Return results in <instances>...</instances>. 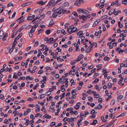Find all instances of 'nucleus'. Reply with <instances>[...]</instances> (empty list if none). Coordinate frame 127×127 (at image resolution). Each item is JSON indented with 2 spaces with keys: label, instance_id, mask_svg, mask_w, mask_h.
<instances>
[{
  "label": "nucleus",
  "instance_id": "obj_45",
  "mask_svg": "<svg viewBox=\"0 0 127 127\" xmlns=\"http://www.w3.org/2000/svg\"><path fill=\"white\" fill-rule=\"evenodd\" d=\"M46 2H45L43 3V1H40L39 2H38V3L39 4H41L42 5H43L44 4H45L46 3Z\"/></svg>",
  "mask_w": 127,
  "mask_h": 127
},
{
  "label": "nucleus",
  "instance_id": "obj_48",
  "mask_svg": "<svg viewBox=\"0 0 127 127\" xmlns=\"http://www.w3.org/2000/svg\"><path fill=\"white\" fill-rule=\"evenodd\" d=\"M97 24H98V22L95 21L92 27H94Z\"/></svg>",
  "mask_w": 127,
  "mask_h": 127
},
{
  "label": "nucleus",
  "instance_id": "obj_38",
  "mask_svg": "<svg viewBox=\"0 0 127 127\" xmlns=\"http://www.w3.org/2000/svg\"><path fill=\"white\" fill-rule=\"evenodd\" d=\"M38 42L37 41L34 44V46L35 47H36L38 44Z\"/></svg>",
  "mask_w": 127,
  "mask_h": 127
},
{
  "label": "nucleus",
  "instance_id": "obj_11",
  "mask_svg": "<svg viewBox=\"0 0 127 127\" xmlns=\"http://www.w3.org/2000/svg\"><path fill=\"white\" fill-rule=\"evenodd\" d=\"M43 117H45L46 119H50L51 118V116L49 115H48L47 114H45L43 116Z\"/></svg>",
  "mask_w": 127,
  "mask_h": 127
},
{
  "label": "nucleus",
  "instance_id": "obj_3",
  "mask_svg": "<svg viewBox=\"0 0 127 127\" xmlns=\"http://www.w3.org/2000/svg\"><path fill=\"white\" fill-rule=\"evenodd\" d=\"M54 24H55L54 21L53 19L51 20L49 23V25H48V27H50L52 26Z\"/></svg>",
  "mask_w": 127,
  "mask_h": 127
},
{
  "label": "nucleus",
  "instance_id": "obj_17",
  "mask_svg": "<svg viewBox=\"0 0 127 127\" xmlns=\"http://www.w3.org/2000/svg\"><path fill=\"white\" fill-rule=\"evenodd\" d=\"M26 26V25H23L22 26H21L19 28V32H20L22 30H23L25 26Z\"/></svg>",
  "mask_w": 127,
  "mask_h": 127
},
{
  "label": "nucleus",
  "instance_id": "obj_60",
  "mask_svg": "<svg viewBox=\"0 0 127 127\" xmlns=\"http://www.w3.org/2000/svg\"><path fill=\"white\" fill-rule=\"evenodd\" d=\"M22 75V73L20 71L18 72L17 73V75L19 76H20L21 75Z\"/></svg>",
  "mask_w": 127,
  "mask_h": 127
},
{
  "label": "nucleus",
  "instance_id": "obj_8",
  "mask_svg": "<svg viewBox=\"0 0 127 127\" xmlns=\"http://www.w3.org/2000/svg\"><path fill=\"white\" fill-rule=\"evenodd\" d=\"M22 57H17L15 58L14 59V60L16 61H17L18 60L20 61L22 59Z\"/></svg>",
  "mask_w": 127,
  "mask_h": 127
},
{
  "label": "nucleus",
  "instance_id": "obj_22",
  "mask_svg": "<svg viewBox=\"0 0 127 127\" xmlns=\"http://www.w3.org/2000/svg\"><path fill=\"white\" fill-rule=\"evenodd\" d=\"M36 28H35L34 27H32L30 31V32H33L35 31Z\"/></svg>",
  "mask_w": 127,
  "mask_h": 127
},
{
  "label": "nucleus",
  "instance_id": "obj_20",
  "mask_svg": "<svg viewBox=\"0 0 127 127\" xmlns=\"http://www.w3.org/2000/svg\"><path fill=\"white\" fill-rule=\"evenodd\" d=\"M123 97V96L122 95H120L118 96L117 99V100L118 101H119Z\"/></svg>",
  "mask_w": 127,
  "mask_h": 127
},
{
  "label": "nucleus",
  "instance_id": "obj_37",
  "mask_svg": "<svg viewBox=\"0 0 127 127\" xmlns=\"http://www.w3.org/2000/svg\"><path fill=\"white\" fill-rule=\"evenodd\" d=\"M82 9H81V8H78V9L77 10V11L79 13H81L82 12Z\"/></svg>",
  "mask_w": 127,
  "mask_h": 127
},
{
  "label": "nucleus",
  "instance_id": "obj_61",
  "mask_svg": "<svg viewBox=\"0 0 127 127\" xmlns=\"http://www.w3.org/2000/svg\"><path fill=\"white\" fill-rule=\"evenodd\" d=\"M27 100H30L31 101H33V99L32 98L29 97L28 98V99Z\"/></svg>",
  "mask_w": 127,
  "mask_h": 127
},
{
  "label": "nucleus",
  "instance_id": "obj_26",
  "mask_svg": "<svg viewBox=\"0 0 127 127\" xmlns=\"http://www.w3.org/2000/svg\"><path fill=\"white\" fill-rule=\"evenodd\" d=\"M13 77V78H15L16 79H17L18 78V77L17 75V74L16 73H14V75Z\"/></svg>",
  "mask_w": 127,
  "mask_h": 127
},
{
  "label": "nucleus",
  "instance_id": "obj_50",
  "mask_svg": "<svg viewBox=\"0 0 127 127\" xmlns=\"http://www.w3.org/2000/svg\"><path fill=\"white\" fill-rule=\"evenodd\" d=\"M25 78L24 76H23L22 77H21L18 79V80H20L21 79L23 80L25 79Z\"/></svg>",
  "mask_w": 127,
  "mask_h": 127
},
{
  "label": "nucleus",
  "instance_id": "obj_9",
  "mask_svg": "<svg viewBox=\"0 0 127 127\" xmlns=\"http://www.w3.org/2000/svg\"><path fill=\"white\" fill-rule=\"evenodd\" d=\"M80 4L81 2H80L79 0L75 1L74 2V4L75 6H77L80 5Z\"/></svg>",
  "mask_w": 127,
  "mask_h": 127
},
{
  "label": "nucleus",
  "instance_id": "obj_62",
  "mask_svg": "<svg viewBox=\"0 0 127 127\" xmlns=\"http://www.w3.org/2000/svg\"><path fill=\"white\" fill-rule=\"evenodd\" d=\"M10 100L8 99H6L5 100V102H6L9 103L10 102Z\"/></svg>",
  "mask_w": 127,
  "mask_h": 127
},
{
  "label": "nucleus",
  "instance_id": "obj_42",
  "mask_svg": "<svg viewBox=\"0 0 127 127\" xmlns=\"http://www.w3.org/2000/svg\"><path fill=\"white\" fill-rule=\"evenodd\" d=\"M40 50H38V51L39 52V53H38L37 55V57H39V56L42 54V53L40 51Z\"/></svg>",
  "mask_w": 127,
  "mask_h": 127
},
{
  "label": "nucleus",
  "instance_id": "obj_21",
  "mask_svg": "<svg viewBox=\"0 0 127 127\" xmlns=\"http://www.w3.org/2000/svg\"><path fill=\"white\" fill-rule=\"evenodd\" d=\"M55 0H51L49 2L48 5L49 6L51 5L53 2L55 1Z\"/></svg>",
  "mask_w": 127,
  "mask_h": 127
},
{
  "label": "nucleus",
  "instance_id": "obj_54",
  "mask_svg": "<svg viewBox=\"0 0 127 127\" xmlns=\"http://www.w3.org/2000/svg\"><path fill=\"white\" fill-rule=\"evenodd\" d=\"M39 61L37 60L34 63V64H35L36 65H37L38 64H39Z\"/></svg>",
  "mask_w": 127,
  "mask_h": 127
},
{
  "label": "nucleus",
  "instance_id": "obj_25",
  "mask_svg": "<svg viewBox=\"0 0 127 127\" xmlns=\"http://www.w3.org/2000/svg\"><path fill=\"white\" fill-rule=\"evenodd\" d=\"M45 94H42L40 95V99H42L45 97Z\"/></svg>",
  "mask_w": 127,
  "mask_h": 127
},
{
  "label": "nucleus",
  "instance_id": "obj_53",
  "mask_svg": "<svg viewBox=\"0 0 127 127\" xmlns=\"http://www.w3.org/2000/svg\"><path fill=\"white\" fill-rule=\"evenodd\" d=\"M95 88L97 89V90H98V91H100V89H99V90H98V89H99V87H98V85H96L95 86Z\"/></svg>",
  "mask_w": 127,
  "mask_h": 127
},
{
  "label": "nucleus",
  "instance_id": "obj_29",
  "mask_svg": "<svg viewBox=\"0 0 127 127\" xmlns=\"http://www.w3.org/2000/svg\"><path fill=\"white\" fill-rule=\"evenodd\" d=\"M102 107V105L100 104H99L97 106V109H101Z\"/></svg>",
  "mask_w": 127,
  "mask_h": 127
},
{
  "label": "nucleus",
  "instance_id": "obj_64",
  "mask_svg": "<svg viewBox=\"0 0 127 127\" xmlns=\"http://www.w3.org/2000/svg\"><path fill=\"white\" fill-rule=\"evenodd\" d=\"M75 62H76V61H75L74 60L72 61L71 62V65H73L75 64Z\"/></svg>",
  "mask_w": 127,
  "mask_h": 127
},
{
  "label": "nucleus",
  "instance_id": "obj_2",
  "mask_svg": "<svg viewBox=\"0 0 127 127\" xmlns=\"http://www.w3.org/2000/svg\"><path fill=\"white\" fill-rule=\"evenodd\" d=\"M72 30V32H75L77 29L76 27H74L73 25H72L70 26V28Z\"/></svg>",
  "mask_w": 127,
  "mask_h": 127
},
{
  "label": "nucleus",
  "instance_id": "obj_10",
  "mask_svg": "<svg viewBox=\"0 0 127 127\" xmlns=\"http://www.w3.org/2000/svg\"><path fill=\"white\" fill-rule=\"evenodd\" d=\"M97 122V121L96 120H94L92 123H90L91 125H95L96 123Z\"/></svg>",
  "mask_w": 127,
  "mask_h": 127
},
{
  "label": "nucleus",
  "instance_id": "obj_32",
  "mask_svg": "<svg viewBox=\"0 0 127 127\" xmlns=\"http://www.w3.org/2000/svg\"><path fill=\"white\" fill-rule=\"evenodd\" d=\"M77 35H83V32L82 31H80L78 32L77 34Z\"/></svg>",
  "mask_w": 127,
  "mask_h": 127
},
{
  "label": "nucleus",
  "instance_id": "obj_31",
  "mask_svg": "<svg viewBox=\"0 0 127 127\" xmlns=\"http://www.w3.org/2000/svg\"><path fill=\"white\" fill-rule=\"evenodd\" d=\"M115 102V100L114 99L112 100L111 103L110 104L111 105H113Z\"/></svg>",
  "mask_w": 127,
  "mask_h": 127
},
{
  "label": "nucleus",
  "instance_id": "obj_33",
  "mask_svg": "<svg viewBox=\"0 0 127 127\" xmlns=\"http://www.w3.org/2000/svg\"><path fill=\"white\" fill-rule=\"evenodd\" d=\"M87 11V10L84 9H82V12L83 14H86L87 12L86 11Z\"/></svg>",
  "mask_w": 127,
  "mask_h": 127
},
{
  "label": "nucleus",
  "instance_id": "obj_39",
  "mask_svg": "<svg viewBox=\"0 0 127 127\" xmlns=\"http://www.w3.org/2000/svg\"><path fill=\"white\" fill-rule=\"evenodd\" d=\"M108 87L109 88H111L112 87V85L111 83L110 82H109L108 84Z\"/></svg>",
  "mask_w": 127,
  "mask_h": 127
},
{
  "label": "nucleus",
  "instance_id": "obj_34",
  "mask_svg": "<svg viewBox=\"0 0 127 127\" xmlns=\"http://www.w3.org/2000/svg\"><path fill=\"white\" fill-rule=\"evenodd\" d=\"M63 13H69L70 12V10H68L67 11L66 10H64L63 9Z\"/></svg>",
  "mask_w": 127,
  "mask_h": 127
},
{
  "label": "nucleus",
  "instance_id": "obj_5",
  "mask_svg": "<svg viewBox=\"0 0 127 127\" xmlns=\"http://www.w3.org/2000/svg\"><path fill=\"white\" fill-rule=\"evenodd\" d=\"M115 9L114 8L111 9L110 11L108 13V15H111L115 11Z\"/></svg>",
  "mask_w": 127,
  "mask_h": 127
},
{
  "label": "nucleus",
  "instance_id": "obj_16",
  "mask_svg": "<svg viewBox=\"0 0 127 127\" xmlns=\"http://www.w3.org/2000/svg\"><path fill=\"white\" fill-rule=\"evenodd\" d=\"M70 28V27H69L67 28V31L69 33V34H71L72 32V30Z\"/></svg>",
  "mask_w": 127,
  "mask_h": 127
},
{
  "label": "nucleus",
  "instance_id": "obj_55",
  "mask_svg": "<svg viewBox=\"0 0 127 127\" xmlns=\"http://www.w3.org/2000/svg\"><path fill=\"white\" fill-rule=\"evenodd\" d=\"M94 67V65H92L90 66H88V68L89 69H91L92 68Z\"/></svg>",
  "mask_w": 127,
  "mask_h": 127
},
{
  "label": "nucleus",
  "instance_id": "obj_40",
  "mask_svg": "<svg viewBox=\"0 0 127 127\" xmlns=\"http://www.w3.org/2000/svg\"><path fill=\"white\" fill-rule=\"evenodd\" d=\"M122 3L124 4H126L127 3V0H124L122 1Z\"/></svg>",
  "mask_w": 127,
  "mask_h": 127
},
{
  "label": "nucleus",
  "instance_id": "obj_7",
  "mask_svg": "<svg viewBox=\"0 0 127 127\" xmlns=\"http://www.w3.org/2000/svg\"><path fill=\"white\" fill-rule=\"evenodd\" d=\"M58 13L56 11L52 15V16L53 18H56L58 15Z\"/></svg>",
  "mask_w": 127,
  "mask_h": 127
},
{
  "label": "nucleus",
  "instance_id": "obj_52",
  "mask_svg": "<svg viewBox=\"0 0 127 127\" xmlns=\"http://www.w3.org/2000/svg\"><path fill=\"white\" fill-rule=\"evenodd\" d=\"M27 20H31L32 19V17L31 16H28L27 19Z\"/></svg>",
  "mask_w": 127,
  "mask_h": 127
},
{
  "label": "nucleus",
  "instance_id": "obj_30",
  "mask_svg": "<svg viewBox=\"0 0 127 127\" xmlns=\"http://www.w3.org/2000/svg\"><path fill=\"white\" fill-rule=\"evenodd\" d=\"M88 98L89 100V101L91 102L93 100V98L91 96H89L88 97Z\"/></svg>",
  "mask_w": 127,
  "mask_h": 127
},
{
  "label": "nucleus",
  "instance_id": "obj_59",
  "mask_svg": "<svg viewBox=\"0 0 127 127\" xmlns=\"http://www.w3.org/2000/svg\"><path fill=\"white\" fill-rule=\"evenodd\" d=\"M43 72V71L42 70H39L38 72V74H41Z\"/></svg>",
  "mask_w": 127,
  "mask_h": 127
},
{
  "label": "nucleus",
  "instance_id": "obj_15",
  "mask_svg": "<svg viewBox=\"0 0 127 127\" xmlns=\"http://www.w3.org/2000/svg\"><path fill=\"white\" fill-rule=\"evenodd\" d=\"M79 17H80V18H81L83 20H84L85 18L87 19L86 16H85L84 15H83L81 17H80V15H79Z\"/></svg>",
  "mask_w": 127,
  "mask_h": 127
},
{
  "label": "nucleus",
  "instance_id": "obj_19",
  "mask_svg": "<svg viewBox=\"0 0 127 127\" xmlns=\"http://www.w3.org/2000/svg\"><path fill=\"white\" fill-rule=\"evenodd\" d=\"M76 89H74L72 90L71 91V94L73 96H74L76 95V93H75Z\"/></svg>",
  "mask_w": 127,
  "mask_h": 127
},
{
  "label": "nucleus",
  "instance_id": "obj_41",
  "mask_svg": "<svg viewBox=\"0 0 127 127\" xmlns=\"http://www.w3.org/2000/svg\"><path fill=\"white\" fill-rule=\"evenodd\" d=\"M55 124V123L54 122H52L51 124V126L52 127L54 126Z\"/></svg>",
  "mask_w": 127,
  "mask_h": 127
},
{
  "label": "nucleus",
  "instance_id": "obj_27",
  "mask_svg": "<svg viewBox=\"0 0 127 127\" xmlns=\"http://www.w3.org/2000/svg\"><path fill=\"white\" fill-rule=\"evenodd\" d=\"M39 15H40V14L38 15V16H37V17H35V18H34V19L32 21V22H33V21H35L37 19L39 18L40 17V16H39Z\"/></svg>",
  "mask_w": 127,
  "mask_h": 127
},
{
  "label": "nucleus",
  "instance_id": "obj_4",
  "mask_svg": "<svg viewBox=\"0 0 127 127\" xmlns=\"http://www.w3.org/2000/svg\"><path fill=\"white\" fill-rule=\"evenodd\" d=\"M80 103L79 102L77 103L74 106L75 109L76 110H78L80 107Z\"/></svg>",
  "mask_w": 127,
  "mask_h": 127
},
{
  "label": "nucleus",
  "instance_id": "obj_35",
  "mask_svg": "<svg viewBox=\"0 0 127 127\" xmlns=\"http://www.w3.org/2000/svg\"><path fill=\"white\" fill-rule=\"evenodd\" d=\"M79 58H80L81 60L84 57V56L82 54H80V55L78 57Z\"/></svg>",
  "mask_w": 127,
  "mask_h": 127
},
{
  "label": "nucleus",
  "instance_id": "obj_24",
  "mask_svg": "<svg viewBox=\"0 0 127 127\" xmlns=\"http://www.w3.org/2000/svg\"><path fill=\"white\" fill-rule=\"evenodd\" d=\"M64 85H63L61 87V91L62 92H63L65 91V89L64 88Z\"/></svg>",
  "mask_w": 127,
  "mask_h": 127
},
{
  "label": "nucleus",
  "instance_id": "obj_14",
  "mask_svg": "<svg viewBox=\"0 0 127 127\" xmlns=\"http://www.w3.org/2000/svg\"><path fill=\"white\" fill-rule=\"evenodd\" d=\"M22 35V33H20L19 35L15 38V40H17L19 39Z\"/></svg>",
  "mask_w": 127,
  "mask_h": 127
},
{
  "label": "nucleus",
  "instance_id": "obj_13",
  "mask_svg": "<svg viewBox=\"0 0 127 127\" xmlns=\"http://www.w3.org/2000/svg\"><path fill=\"white\" fill-rule=\"evenodd\" d=\"M69 3L68 2H66L64 3L63 5V7H65L69 5Z\"/></svg>",
  "mask_w": 127,
  "mask_h": 127
},
{
  "label": "nucleus",
  "instance_id": "obj_6",
  "mask_svg": "<svg viewBox=\"0 0 127 127\" xmlns=\"http://www.w3.org/2000/svg\"><path fill=\"white\" fill-rule=\"evenodd\" d=\"M92 47L91 46H89L88 48L86 50L85 52L86 53H88L91 51L92 50L91 49Z\"/></svg>",
  "mask_w": 127,
  "mask_h": 127
},
{
  "label": "nucleus",
  "instance_id": "obj_56",
  "mask_svg": "<svg viewBox=\"0 0 127 127\" xmlns=\"http://www.w3.org/2000/svg\"><path fill=\"white\" fill-rule=\"evenodd\" d=\"M121 49L119 47L117 48L116 49L117 51H118L119 52V53H120V51L121 50Z\"/></svg>",
  "mask_w": 127,
  "mask_h": 127
},
{
  "label": "nucleus",
  "instance_id": "obj_57",
  "mask_svg": "<svg viewBox=\"0 0 127 127\" xmlns=\"http://www.w3.org/2000/svg\"><path fill=\"white\" fill-rule=\"evenodd\" d=\"M48 41L47 42H46V43H48L49 44H50L51 43H52L55 42V41H53V42H52L51 41H50L49 40H48Z\"/></svg>",
  "mask_w": 127,
  "mask_h": 127
},
{
  "label": "nucleus",
  "instance_id": "obj_18",
  "mask_svg": "<svg viewBox=\"0 0 127 127\" xmlns=\"http://www.w3.org/2000/svg\"><path fill=\"white\" fill-rule=\"evenodd\" d=\"M50 90H53V89H51V88L49 89V91H47L46 93V95L48 96L51 94V91Z\"/></svg>",
  "mask_w": 127,
  "mask_h": 127
},
{
  "label": "nucleus",
  "instance_id": "obj_23",
  "mask_svg": "<svg viewBox=\"0 0 127 127\" xmlns=\"http://www.w3.org/2000/svg\"><path fill=\"white\" fill-rule=\"evenodd\" d=\"M126 113L124 112L121 114L120 115L117 117V118L119 117H123L125 116L126 114Z\"/></svg>",
  "mask_w": 127,
  "mask_h": 127
},
{
  "label": "nucleus",
  "instance_id": "obj_36",
  "mask_svg": "<svg viewBox=\"0 0 127 127\" xmlns=\"http://www.w3.org/2000/svg\"><path fill=\"white\" fill-rule=\"evenodd\" d=\"M61 32L64 35L66 33V32H65L64 30V29H62V30Z\"/></svg>",
  "mask_w": 127,
  "mask_h": 127
},
{
  "label": "nucleus",
  "instance_id": "obj_63",
  "mask_svg": "<svg viewBox=\"0 0 127 127\" xmlns=\"http://www.w3.org/2000/svg\"><path fill=\"white\" fill-rule=\"evenodd\" d=\"M100 96V95L99 94H96L95 96V97L96 98H98Z\"/></svg>",
  "mask_w": 127,
  "mask_h": 127
},
{
  "label": "nucleus",
  "instance_id": "obj_49",
  "mask_svg": "<svg viewBox=\"0 0 127 127\" xmlns=\"http://www.w3.org/2000/svg\"><path fill=\"white\" fill-rule=\"evenodd\" d=\"M4 123L5 124H8L9 123V122L7 119H5L4 120Z\"/></svg>",
  "mask_w": 127,
  "mask_h": 127
},
{
  "label": "nucleus",
  "instance_id": "obj_43",
  "mask_svg": "<svg viewBox=\"0 0 127 127\" xmlns=\"http://www.w3.org/2000/svg\"><path fill=\"white\" fill-rule=\"evenodd\" d=\"M54 77L55 78L57 79L59 78V75L58 74H57L55 75Z\"/></svg>",
  "mask_w": 127,
  "mask_h": 127
},
{
  "label": "nucleus",
  "instance_id": "obj_51",
  "mask_svg": "<svg viewBox=\"0 0 127 127\" xmlns=\"http://www.w3.org/2000/svg\"><path fill=\"white\" fill-rule=\"evenodd\" d=\"M95 113V110L94 109H93L91 112L92 114L93 115Z\"/></svg>",
  "mask_w": 127,
  "mask_h": 127
},
{
  "label": "nucleus",
  "instance_id": "obj_46",
  "mask_svg": "<svg viewBox=\"0 0 127 127\" xmlns=\"http://www.w3.org/2000/svg\"><path fill=\"white\" fill-rule=\"evenodd\" d=\"M125 32H127V30L126 29L124 30H123L121 32V33H122L123 34Z\"/></svg>",
  "mask_w": 127,
  "mask_h": 127
},
{
  "label": "nucleus",
  "instance_id": "obj_47",
  "mask_svg": "<svg viewBox=\"0 0 127 127\" xmlns=\"http://www.w3.org/2000/svg\"><path fill=\"white\" fill-rule=\"evenodd\" d=\"M50 32V30H46V33L47 34H49Z\"/></svg>",
  "mask_w": 127,
  "mask_h": 127
},
{
  "label": "nucleus",
  "instance_id": "obj_44",
  "mask_svg": "<svg viewBox=\"0 0 127 127\" xmlns=\"http://www.w3.org/2000/svg\"><path fill=\"white\" fill-rule=\"evenodd\" d=\"M7 36H8L7 33H6L5 34V35H4V36L3 37V38H2L3 39H4V40H6L5 39V38L6 37H7Z\"/></svg>",
  "mask_w": 127,
  "mask_h": 127
},
{
  "label": "nucleus",
  "instance_id": "obj_12",
  "mask_svg": "<svg viewBox=\"0 0 127 127\" xmlns=\"http://www.w3.org/2000/svg\"><path fill=\"white\" fill-rule=\"evenodd\" d=\"M83 119V118L82 117L80 118V120H79L78 121V122L77 123V124H78V127H80L79 124L81 123L80 122L82 121Z\"/></svg>",
  "mask_w": 127,
  "mask_h": 127
},
{
  "label": "nucleus",
  "instance_id": "obj_28",
  "mask_svg": "<svg viewBox=\"0 0 127 127\" xmlns=\"http://www.w3.org/2000/svg\"><path fill=\"white\" fill-rule=\"evenodd\" d=\"M72 14L74 15L76 17H77L78 16V14L76 12L74 11L72 13Z\"/></svg>",
  "mask_w": 127,
  "mask_h": 127
},
{
  "label": "nucleus",
  "instance_id": "obj_1",
  "mask_svg": "<svg viewBox=\"0 0 127 127\" xmlns=\"http://www.w3.org/2000/svg\"><path fill=\"white\" fill-rule=\"evenodd\" d=\"M56 11L58 14H61L63 12V9L61 7L57 8L56 9Z\"/></svg>",
  "mask_w": 127,
  "mask_h": 127
},
{
  "label": "nucleus",
  "instance_id": "obj_58",
  "mask_svg": "<svg viewBox=\"0 0 127 127\" xmlns=\"http://www.w3.org/2000/svg\"><path fill=\"white\" fill-rule=\"evenodd\" d=\"M32 32H29V36L30 37H32Z\"/></svg>",
  "mask_w": 127,
  "mask_h": 127
}]
</instances>
